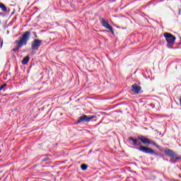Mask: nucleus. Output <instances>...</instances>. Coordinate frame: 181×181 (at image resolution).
<instances>
[{"mask_svg":"<svg viewBox=\"0 0 181 181\" xmlns=\"http://www.w3.org/2000/svg\"><path fill=\"white\" fill-rule=\"evenodd\" d=\"M87 168H88V166L86 164H82L81 165V169H82V170H87Z\"/></svg>","mask_w":181,"mask_h":181,"instance_id":"12","label":"nucleus"},{"mask_svg":"<svg viewBox=\"0 0 181 181\" xmlns=\"http://www.w3.org/2000/svg\"><path fill=\"white\" fill-rule=\"evenodd\" d=\"M138 139L144 145H153V146H156V148H159V146H158V144H156V142H155L154 141L150 140L149 139H148L144 136H138Z\"/></svg>","mask_w":181,"mask_h":181,"instance_id":"3","label":"nucleus"},{"mask_svg":"<svg viewBox=\"0 0 181 181\" xmlns=\"http://www.w3.org/2000/svg\"><path fill=\"white\" fill-rule=\"evenodd\" d=\"M93 118H95V116H87L86 115L79 117L78 119V124H80V122H83V121H85V122H90L91 119H93Z\"/></svg>","mask_w":181,"mask_h":181,"instance_id":"5","label":"nucleus"},{"mask_svg":"<svg viewBox=\"0 0 181 181\" xmlns=\"http://www.w3.org/2000/svg\"><path fill=\"white\" fill-rule=\"evenodd\" d=\"M164 37L168 43V47H172L175 43V40H176V37L169 33H165Z\"/></svg>","mask_w":181,"mask_h":181,"instance_id":"2","label":"nucleus"},{"mask_svg":"<svg viewBox=\"0 0 181 181\" xmlns=\"http://www.w3.org/2000/svg\"><path fill=\"white\" fill-rule=\"evenodd\" d=\"M138 144V140L134 139L133 140V145L135 146Z\"/></svg>","mask_w":181,"mask_h":181,"instance_id":"14","label":"nucleus"},{"mask_svg":"<svg viewBox=\"0 0 181 181\" xmlns=\"http://www.w3.org/2000/svg\"><path fill=\"white\" fill-rule=\"evenodd\" d=\"M165 155H167V156H169L170 158H173V159H178L177 158H176V153H175V152H173L170 149H165Z\"/></svg>","mask_w":181,"mask_h":181,"instance_id":"9","label":"nucleus"},{"mask_svg":"<svg viewBox=\"0 0 181 181\" xmlns=\"http://www.w3.org/2000/svg\"><path fill=\"white\" fill-rule=\"evenodd\" d=\"M141 90V86H138L136 83H134L132 86V92L134 93V94H140Z\"/></svg>","mask_w":181,"mask_h":181,"instance_id":"7","label":"nucleus"},{"mask_svg":"<svg viewBox=\"0 0 181 181\" xmlns=\"http://www.w3.org/2000/svg\"><path fill=\"white\" fill-rule=\"evenodd\" d=\"M137 149L140 152H144V153H149L150 155H155L156 153L152 148L144 146H140Z\"/></svg>","mask_w":181,"mask_h":181,"instance_id":"4","label":"nucleus"},{"mask_svg":"<svg viewBox=\"0 0 181 181\" xmlns=\"http://www.w3.org/2000/svg\"><path fill=\"white\" fill-rule=\"evenodd\" d=\"M29 56L25 57L21 62L22 64H28L29 63Z\"/></svg>","mask_w":181,"mask_h":181,"instance_id":"10","label":"nucleus"},{"mask_svg":"<svg viewBox=\"0 0 181 181\" xmlns=\"http://www.w3.org/2000/svg\"><path fill=\"white\" fill-rule=\"evenodd\" d=\"M0 8H1V11L3 12H6V11H8V8L3 3H0Z\"/></svg>","mask_w":181,"mask_h":181,"instance_id":"11","label":"nucleus"},{"mask_svg":"<svg viewBox=\"0 0 181 181\" xmlns=\"http://www.w3.org/2000/svg\"><path fill=\"white\" fill-rule=\"evenodd\" d=\"M129 141H134V138L133 137H129Z\"/></svg>","mask_w":181,"mask_h":181,"instance_id":"15","label":"nucleus"},{"mask_svg":"<svg viewBox=\"0 0 181 181\" xmlns=\"http://www.w3.org/2000/svg\"><path fill=\"white\" fill-rule=\"evenodd\" d=\"M41 45L42 40L37 39L34 40L31 44V49H33V50H38Z\"/></svg>","mask_w":181,"mask_h":181,"instance_id":"6","label":"nucleus"},{"mask_svg":"<svg viewBox=\"0 0 181 181\" xmlns=\"http://www.w3.org/2000/svg\"><path fill=\"white\" fill-rule=\"evenodd\" d=\"M5 87H6V83L1 85L0 86V91H1V90H4V88H5Z\"/></svg>","mask_w":181,"mask_h":181,"instance_id":"13","label":"nucleus"},{"mask_svg":"<svg viewBox=\"0 0 181 181\" xmlns=\"http://www.w3.org/2000/svg\"><path fill=\"white\" fill-rule=\"evenodd\" d=\"M101 23H102L103 26H104V28H106V29H108L109 30H110V32H112V33H114L112 27H111V25H110V24L108 23V21H105V19H104V18H102Z\"/></svg>","mask_w":181,"mask_h":181,"instance_id":"8","label":"nucleus"},{"mask_svg":"<svg viewBox=\"0 0 181 181\" xmlns=\"http://www.w3.org/2000/svg\"><path fill=\"white\" fill-rule=\"evenodd\" d=\"M30 37V32L26 31L24 33V34L22 35V37H19V40H16L15 42V45H16V47L13 49V52H18L21 47H23V46H25L26 43H28V40H29V38Z\"/></svg>","mask_w":181,"mask_h":181,"instance_id":"1","label":"nucleus"},{"mask_svg":"<svg viewBox=\"0 0 181 181\" xmlns=\"http://www.w3.org/2000/svg\"><path fill=\"white\" fill-rule=\"evenodd\" d=\"M132 142H134V141H135V139H133V140H132Z\"/></svg>","mask_w":181,"mask_h":181,"instance_id":"17","label":"nucleus"},{"mask_svg":"<svg viewBox=\"0 0 181 181\" xmlns=\"http://www.w3.org/2000/svg\"><path fill=\"white\" fill-rule=\"evenodd\" d=\"M0 16H4V13H0Z\"/></svg>","mask_w":181,"mask_h":181,"instance_id":"16","label":"nucleus"}]
</instances>
